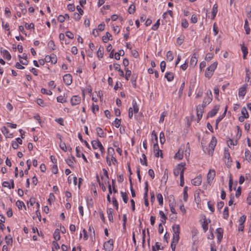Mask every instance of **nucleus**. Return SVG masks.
<instances>
[{
    "label": "nucleus",
    "mask_w": 251,
    "mask_h": 251,
    "mask_svg": "<svg viewBox=\"0 0 251 251\" xmlns=\"http://www.w3.org/2000/svg\"><path fill=\"white\" fill-rule=\"evenodd\" d=\"M173 231V243L177 244L179 239L180 226L179 225H174L172 226Z\"/></svg>",
    "instance_id": "f257e3e1"
},
{
    "label": "nucleus",
    "mask_w": 251,
    "mask_h": 251,
    "mask_svg": "<svg viewBox=\"0 0 251 251\" xmlns=\"http://www.w3.org/2000/svg\"><path fill=\"white\" fill-rule=\"evenodd\" d=\"M217 64H218L217 62H214L210 66H209L208 67H207L206 68L205 72V77H206L208 78H210L211 77L215 70L217 68Z\"/></svg>",
    "instance_id": "f03ea898"
},
{
    "label": "nucleus",
    "mask_w": 251,
    "mask_h": 251,
    "mask_svg": "<svg viewBox=\"0 0 251 251\" xmlns=\"http://www.w3.org/2000/svg\"><path fill=\"white\" fill-rule=\"evenodd\" d=\"M184 165L185 164L181 163L176 166V167L174 169V175L175 176H177L180 175V177H181V173L183 172L184 173V171L185 169L184 167Z\"/></svg>",
    "instance_id": "7ed1b4c3"
},
{
    "label": "nucleus",
    "mask_w": 251,
    "mask_h": 251,
    "mask_svg": "<svg viewBox=\"0 0 251 251\" xmlns=\"http://www.w3.org/2000/svg\"><path fill=\"white\" fill-rule=\"evenodd\" d=\"M103 247L105 251H112L113 249V240L110 239L107 242H104Z\"/></svg>",
    "instance_id": "20e7f679"
},
{
    "label": "nucleus",
    "mask_w": 251,
    "mask_h": 251,
    "mask_svg": "<svg viewBox=\"0 0 251 251\" xmlns=\"http://www.w3.org/2000/svg\"><path fill=\"white\" fill-rule=\"evenodd\" d=\"M216 173L214 169H210L207 175V182L209 184H211L215 176Z\"/></svg>",
    "instance_id": "39448f33"
},
{
    "label": "nucleus",
    "mask_w": 251,
    "mask_h": 251,
    "mask_svg": "<svg viewBox=\"0 0 251 251\" xmlns=\"http://www.w3.org/2000/svg\"><path fill=\"white\" fill-rule=\"evenodd\" d=\"M81 98L78 95H75L72 97L71 99V103L72 105L74 106L80 103Z\"/></svg>",
    "instance_id": "423d86ee"
},
{
    "label": "nucleus",
    "mask_w": 251,
    "mask_h": 251,
    "mask_svg": "<svg viewBox=\"0 0 251 251\" xmlns=\"http://www.w3.org/2000/svg\"><path fill=\"white\" fill-rule=\"evenodd\" d=\"M196 110H197V121H198V122H199L202 117V113L203 112L204 109L202 108V106H200V105H199L197 107Z\"/></svg>",
    "instance_id": "0eeeda50"
},
{
    "label": "nucleus",
    "mask_w": 251,
    "mask_h": 251,
    "mask_svg": "<svg viewBox=\"0 0 251 251\" xmlns=\"http://www.w3.org/2000/svg\"><path fill=\"white\" fill-rule=\"evenodd\" d=\"M63 81L67 85H70L72 83V76L69 74H67L63 76Z\"/></svg>",
    "instance_id": "6e6552de"
},
{
    "label": "nucleus",
    "mask_w": 251,
    "mask_h": 251,
    "mask_svg": "<svg viewBox=\"0 0 251 251\" xmlns=\"http://www.w3.org/2000/svg\"><path fill=\"white\" fill-rule=\"evenodd\" d=\"M220 105H216L214 106L213 108L208 113V116L213 117L216 115L219 110Z\"/></svg>",
    "instance_id": "1a4fd4ad"
},
{
    "label": "nucleus",
    "mask_w": 251,
    "mask_h": 251,
    "mask_svg": "<svg viewBox=\"0 0 251 251\" xmlns=\"http://www.w3.org/2000/svg\"><path fill=\"white\" fill-rule=\"evenodd\" d=\"M216 233L217 236L218 242H220L223 238V229L219 227L216 229Z\"/></svg>",
    "instance_id": "9d476101"
},
{
    "label": "nucleus",
    "mask_w": 251,
    "mask_h": 251,
    "mask_svg": "<svg viewBox=\"0 0 251 251\" xmlns=\"http://www.w3.org/2000/svg\"><path fill=\"white\" fill-rule=\"evenodd\" d=\"M197 56H198L197 52H196L194 53V54H193L191 58L190 63V65L193 67H195L197 63V62H198Z\"/></svg>",
    "instance_id": "9b49d317"
},
{
    "label": "nucleus",
    "mask_w": 251,
    "mask_h": 251,
    "mask_svg": "<svg viewBox=\"0 0 251 251\" xmlns=\"http://www.w3.org/2000/svg\"><path fill=\"white\" fill-rule=\"evenodd\" d=\"M217 144V139L215 136H213L211 138V140L209 144V148L210 150H211L212 151H214V148Z\"/></svg>",
    "instance_id": "f8f14e48"
},
{
    "label": "nucleus",
    "mask_w": 251,
    "mask_h": 251,
    "mask_svg": "<svg viewBox=\"0 0 251 251\" xmlns=\"http://www.w3.org/2000/svg\"><path fill=\"white\" fill-rule=\"evenodd\" d=\"M227 109V106L226 105L225 107V109L224 113L219 116L216 120V127L217 128L219 123L222 121V120L225 117Z\"/></svg>",
    "instance_id": "ddd939ff"
},
{
    "label": "nucleus",
    "mask_w": 251,
    "mask_h": 251,
    "mask_svg": "<svg viewBox=\"0 0 251 251\" xmlns=\"http://www.w3.org/2000/svg\"><path fill=\"white\" fill-rule=\"evenodd\" d=\"M191 183L195 186H199L201 183V176H198L192 179Z\"/></svg>",
    "instance_id": "4468645a"
},
{
    "label": "nucleus",
    "mask_w": 251,
    "mask_h": 251,
    "mask_svg": "<svg viewBox=\"0 0 251 251\" xmlns=\"http://www.w3.org/2000/svg\"><path fill=\"white\" fill-rule=\"evenodd\" d=\"M107 216H108V218L109 221L110 222L113 223L114 222L113 216V209L111 208H107Z\"/></svg>",
    "instance_id": "2eb2a0df"
},
{
    "label": "nucleus",
    "mask_w": 251,
    "mask_h": 251,
    "mask_svg": "<svg viewBox=\"0 0 251 251\" xmlns=\"http://www.w3.org/2000/svg\"><path fill=\"white\" fill-rule=\"evenodd\" d=\"M183 156V151L179 149L178 151L175 154L174 158L179 160H181Z\"/></svg>",
    "instance_id": "dca6fc26"
},
{
    "label": "nucleus",
    "mask_w": 251,
    "mask_h": 251,
    "mask_svg": "<svg viewBox=\"0 0 251 251\" xmlns=\"http://www.w3.org/2000/svg\"><path fill=\"white\" fill-rule=\"evenodd\" d=\"M1 52L2 53L3 57L6 60H9L11 58V56L9 51L6 50H1Z\"/></svg>",
    "instance_id": "f3484780"
},
{
    "label": "nucleus",
    "mask_w": 251,
    "mask_h": 251,
    "mask_svg": "<svg viewBox=\"0 0 251 251\" xmlns=\"http://www.w3.org/2000/svg\"><path fill=\"white\" fill-rule=\"evenodd\" d=\"M241 50L243 53V58L244 59L247 58V55L248 53V48L247 47L244 46V44L241 45Z\"/></svg>",
    "instance_id": "a211bd4d"
},
{
    "label": "nucleus",
    "mask_w": 251,
    "mask_h": 251,
    "mask_svg": "<svg viewBox=\"0 0 251 251\" xmlns=\"http://www.w3.org/2000/svg\"><path fill=\"white\" fill-rule=\"evenodd\" d=\"M165 77L168 81H172L174 78V74L172 72H167L165 74Z\"/></svg>",
    "instance_id": "6ab92c4d"
},
{
    "label": "nucleus",
    "mask_w": 251,
    "mask_h": 251,
    "mask_svg": "<svg viewBox=\"0 0 251 251\" xmlns=\"http://www.w3.org/2000/svg\"><path fill=\"white\" fill-rule=\"evenodd\" d=\"M246 93V87L245 85L239 89L238 95L239 97H244L245 96Z\"/></svg>",
    "instance_id": "aec40b11"
},
{
    "label": "nucleus",
    "mask_w": 251,
    "mask_h": 251,
    "mask_svg": "<svg viewBox=\"0 0 251 251\" xmlns=\"http://www.w3.org/2000/svg\"><path fill=\"white\" fill-rule=\"evenodd\" d=\"M137 78V75L136 74H134L132 75L130 81L132 84L133 87L134 88H136L137 87V85H136Z\"/></svg>",
    "instance_id": "412c9836"
},
{
    "label": "nucleus",
    "mask_w": 251,
    "mask_h": 251,
    "mask_svg": "<svg viewBox=\"0 0 251 251\" xmlns=\"http://www.w3.org/2000/svg\"><path fill=\"white\" fill-rule=\"evenodd\" d=\"M111 36H111V34L109 33L108 32H107L106 33V35L102 36V41L104 43H107L108 40H112V38H111Z\"/></svg>",
    "instance_id": "4be33fe9"
},
{
    "label": "nucleus",
    "mask_w": 251,
    "mask_h": 251,
    "mask_svg": "<svg viewBox=\"0 0 251 251\" xmlns=\"http://www.w3.org/2000/svg\"><path fill=\"white\" fill-rule=\"evenodd\" d=\"M218 11V5L216 4H215L212 8V19H214L216 17V14Z\"/></svg>",
    "instance_id": "5701e85b"
},
{
    "label": "nucleus",
    "mask_w": 251,
    "mask_h": 251,
    "mask_svg": "<svg viewBox=\"0 0 251 251\" xmlns=\"http://www.w3.org/2000/svg\"><path fill=\"white\" fill-rule=\"evenodd\" d=\"M53 236L55 240L59 241L60 239V231L58 229L55 230Z\"/></svg>",
    "instance_id": "b1692460"
},
{
    "label": "nucleus",
    "mask_w": 251,
    "mask_h": 251,
    "mask_svg": "<svg viewBox=\"0 0 251 251\" xmlns=\"http://www.w3.org/2000/svg\"><path fill=\"white\" fill-rule=\"evenodd\" d=\"M169 206H170L171 212L173 214H176V209L175 208L176 206V203L174 202V201H173L172 202H171V200H170Z\"/></svg>",
    "instance_id": "393cba45"
},
{
    "label": "nucleus",
    "mask_w": 251,
    "mask_h": 251,
    "mask_svg": "<svg viewBox=\"0 0 251 251\" xmlns=\"http://www.w3.org/2000/svg\"><path fill=\"white\" fill-rule=\"evenodd\" d=\"M159 215L161 218V221L162 223L165 224L166 222L167 217L165 216V214L162 211H160L159 212Z\"/></svg>",
    "instance_id": "a878e982"
},
{
    "label": "nucleus",
    "mask_w": 251,
    "mask_h": 251,
    "mask_svg": "<svg viewBox=\"0 0 251 251\" xmlns=\"http://www.w3.org/2000/svg\"><path fill=\"white\" fill-rule=\"evenodd\" d=\"M5 241L7 245H12L13 240L11 235L9 234L5 237Z\"/></svg>",
    "instance_id": "bb28decb"
},
{
    "label": "nucleus",
    "mask_w": 251,
    "mask_h": 251,
    "mask_svg": "<svg viewBox=\"0 0 251 251\" xmlns=\"http://www.w3.org/2000/svg\"><path fill=\"white\" fill-rule=\"evenodd\" d=\"M124 55V51L123 50H120L118 52L115 53V58L118 60L120 59V56Z\"/></svg>",
    "instance_id": "cd10ccee"
},
{
    "label": "nucleus",
    "mask_w": 251,
    "mask_h": 251,
    "mask_svg": "<svg viewBox=\"0 0 251 251\" xmlns=\"http://www.w3.org/2000/svg\"><path fill=\"white\" fill-rule=\"evenodd\" d=\"M2 132L3 134L5 136L6 138L11 137V136L12 135V134H10L9 135H8V134L9 133V130L5 126L2 127Z\"/></svg>",
    "instance_id": "c85d7f7f"
},
{
    "label": "nucleus",
    "mask_w": 251,
    "mask_h": 251,
    "mask_svg": "<svg viewBox=\"0 0 251 251\" xmlns=\"http://www.w3.org/2000/svg\"><path fill=\"white\" fill-rule=\"evenodd\" d=\"M246 159L248 161H251V153L248 149H246L245 151Z\"/></svg>",
    "instance_id": "c756f323"
},
{
    "label": "nucleus",
    "mask_w": 251,
    "mask_h": 251,
    "mask_svg": "<svg viewBox=\"0 0 251 251\" xmlns=\"http://www.w3.org/2000/svg\"><path fill=\"white\" fill-rule=\"evenodd\" d=\"M156 198L158 201L159 204L160 205H162L163 204V198L161 194L158 193L156 195Z\"/></svg>",
    "instance_id": "7c9ffc66"
},
{
    "label": "nucleus",
    "mask_w": 251,
    "mask_h": 251,
    "mask_svg": "<svg viewBox=\"0 0 251 251\" xmlns=\"http://www.w3.org/2000/svg\"><path fill=\"white\" fill-rule=\"evenodd\" d=\"M244 28L246 31V33L247 34H249L250 33V28L249 26V23L247 20H245V25H244Z\"/></svg>",
    "instance_id": "2f4dec72"
},
{
    "label": "nucleus",
    "mask_w": 251,
    "mask_h": 251,
    "mask_svg": "<svg viewBox=\"0 0 251 251\" xmlns=\"http://www.w3.org/2000/svg\"><path fill=\"white\" fill-rule=\"evenodd\" d=\"M78 137L79 139L80 140V141L81 142H83L85 144V145L86 147H87L89 149H90V146H89V144L88 143V142L86 140H84L83 139L82 136V135H81L80 133H79L78 134Z\"/></svg>",
    "instance_id": "473e14b6"
},
{
    "label": "nucleus",
    "mask_w": 251,
    "mask_h": 251,
    "mask_svg": "<svg viewBox=\"0 0 251 251\" xmlns=\"http://www.w3.org/2000/svg\"><path fill=\"white\" fill-rule=\"evenodd\" d=\"M96 130L97 131V135L99 136H100V137H104V135H103L104 133H103V131L101 128H100V127H98L96 128Z\"/></svg>",
    "instance_id": "72a5a7b5"
},
{
    "label": "nucleus",
    "mask_w": 251,
    "mask_h": 251,
    "mask_svg": "<svg viewBox=\"0 0 251 251\" xmlns=\"http://www.w3.org/2000/svg\"><path fill=\"white\" fill-rule=\"evenodd\" d=\"M167 60L169 61H172L174 59L173 53L171 51H168L166 54Z\"/></svg>",
    "instance_id": "f704fd0d"
},
{
    "label": "nucleus",
    "mask_w": 251,
    "mask_h": 251,
    "mask_svg": "<svg viewBox=\"0 0 251 251\" xmlns=\"http://www.w3.org/2000/svg\"><path fill=\"white\" fill-rule=\"evenodd\" d=\"M121 196L122 197L123 200L125 203H126L128 201V198L127 197V194L126 192H124L123 191L121 192Z\"/></svg>",
    "instance_id": "c9c22d12"
},
{
    "label": "nucleus",
    "mask_w": 251,
    "mask_h": 251,
    "mask_svg": "<svg viewBox=\"0 0 251 251\" xmlns=\"http://www.w3.org/2000/svg\"><path fill=\"white\" fill-rule=\"evenodd\" d=\"M223 218L225 219H227L229 216L228 214V208L227 207H226L224 210L223 213Z\"/></svg>",
    "instance_id": "e433bc0d"
},
{
    "label": "nucleus",
    "mask_w": 251,
    "mask_h": 251,
    "mask_svg": "<svg viewBox=\"0 0 251 251\" xmlns=\"http://www.w3.org/2000/svg\"><path fill=\"white\" fill-rule=\"evenodd\" d=\"M203 100L209 104L212 100V94H209V96H206Z\"/></svg>",
    "instance_id": "4c0bfd02"
},
{
    "label": "nucleus",
    "mask_w": 251,
    "mask_h": 251,
    "mask_svg": "<svg viewBox=\"0 0 251 251\" xmlns=\"http://www.w3.org/2000/svg\"><path fill=\"white\" fill-rule=\"evenodd\" d=\"M132 106H133V111H134V112L135 113H137L138 112V111H139V108L137 105V103H136V101L135 100H133L132 101Z\"/></svg>",
    "instance_id": "58836bf2"
},
{
    "label": "nucleus",
    "mask_w": 251,
    "mask_h": 251,
    "mask_svg": "<svg viewBox=\"0 0 251 251\" xmlns=\"http://www.w3.org/2000/svg\"><path fill=\"white\" fill-rule=\"evenodd\" d=\"M187 190H188V187L185 186L184 188V190H183V200L185 201H187L188 197V194H187Z\"/></svg>",
    "instance_id": "ea45409f"
},
{
    "label": "nucleus",
    "mask_w": 251,
    "mask_h": 251,
    "mask_svg": "<svg viewBox=\"0 0 251 251\" xmlns=\"http://www.w3.org/2000/svg\"><path fill=\"white\" fill-rule=\"evenodd\" d=\"M48 45L49 48L51 50H55V45L53 40H50L49 42Z\"/></svg>",
    "instance_id": "a19ab883"
},
{
    "label": "nucleus",
    "mask_w": 251,
    "mask_h": 251,
    "mask_svg": "<svg viewBox=\"0 0 251 251\" xmlns=\"http://www.w3.org/2000/svg\"><path fill=\"white\" fill-rule=\"evenodd\" d=\"M251 73L250 72V70L246 68V77L245 80L246 81H249L251 78Z\"/></svg>",
    "instance_id": "79ce46f5"
},
{
    "label": "nucleus",
    "mask_w": 251,
    "mask_h": 251,
    "mask_svg": "<svg viewBox=\"0 0 251 251\" xmlns=\"http://www.w3.org/2000/svg\"><path fill=\"white\" fill-rule=\"evenodd\" d=\"M99 139H97V140H93L91 142V144L93 147V148L94 150L97 149L98 148V143H99Z\"/></svg>",
    "instance_id": "37998d69"
},
{
    "label": "nucleus",
    "mask_w": 251,
    "mask_h": 251,
    "mask_svg": "<svg viewBox=\"0 0 251 251\" xmlns=\"http://www.w3.org/2000/svg\"><path fill=\"white\" fill-rule=\"evenodd\" d=\"M50 56L51 58V63L54 64H55L57 61V58L56 55H55L53 53H52L50 55Z\"/></svg>",
    "instance_id": "c03bdc74"
},
{
    "label": "nucleus",
    "mask_w": 251,
    "mask_h": 251,
    "mask_svg": "<svg viewBox=\"0 0 251 251\" xmlns=\"http://www.w3.org/2000/svg\"><path fill=\"white\" fill-rule=\"evenodd\" d=\"M103 48L102 49V50H101V47H100L97 51V56H98V58H101L103 57Z\"/></svg>",
    "instance_id": "a18cd8bd"
},
{
    "label": "nucleus",
    "mask_w": 251,
    "mask_h": 251,
    "mask_svg": "<svg viewBox=\"0 0 251 251\" xmlns=\"http://www.w3.org/2000/svg\"><path fill=\"white\" fill-rule=\"evenodd\" d=\"M159 136H160V142L161 144H163L165 143V135H164V133L163 132H161L160 133V134H159Z\"/></svg>",
    "instance_id": "49530a36"
},
{
    "label": "nucleus",
    "mask_w": 251,
    "mask_h": 251,
    "mask_svg": "<svg viewBox=\"0 0 251 251\" xmlns=\"http://www.w3.org/2000/svg\"><path fill=\"white\" fill-rule=\"evenodd\" d=\"M135 10V6L132 4L130 5V6L128 8V12L130 14H133Z\"/></svg>",
    "instance_id": "de8ad7c7"
},
{
    "label": "nucleus",
    "mask_w": 251,
    "mask_h": 251,
    "mask_svg": "<svg viewBox=\"0 0 251 251\" xmlns=\"http://www.w3.org/2000/svg\"><path fill=\"white\" fill-rule=\"evenodd\" d=\"M16 204L17 206L18 207V208L19 209H21L22 208L23 206H24L25 207V203L23 201H20L19 200L17 201Z\"/></svg>",
    "instance_id": "09e8293b"
},
{
    "label": "nucleus",
    "mask_w": 251,
    "mask_h": 251,
    "mask_svg": "<svg viewBox=\"0 0 251 251\" xmlns=\"http://www.w3.org/2000/svg\"><path fill=\"white\" fill-rule=\"evenodd\" d=\"M159 25H160V20L158 19L156 22L155 23V24H154L152 26V27H151V29L153 30H156L159 26Z\"/></svg>",
    "instance_id": "8fccbe9b"
},
{
    "label": "nucleus",
    "mask_w": 251,
    "mask_h": 251,
    "mask_svg": "<svg viewBox=\"0 0 251 251\" xmlns=\"http://www.w3.org/2000/svg\"><path fill=\"white\" fill-rule=\"evenodd\" d=\"M57 102H60V103H64V102H66L67 101V100H66V99L64 98V96H59L57 97Z\"/></svg>",
    "instance_id": "3c124183"
},
{
    "label": "nucleus",
    "mask_w": 251,
    "mask_h": 251,
    "mask_svg": "<svg viewBox=\"0 0 251 251\" xmlns=\"http://www.w3.org/2000/svg\"><path fill=\"white\" fill-rule=\"evenodd\" d=\"M227 144L229 145H231L232 146H235L237 144V139H236L235 141H233L232 139L229 138V139L227 141Z\"/></svg>",
    "instance_id": "603ef678"
},
{
    "label": "nucleus",
    "mask_w": 251,
    "mask_h": 251,
    "mask_svg": "<svg viewBox=\"0 0 251 251\" xmlns=\"http://www.w3.org/2000/svg\"><path fill=\"white\" fill-rule=\"evenodd\" d=\"M41 92L42 94H47L48 95H52V92L50 90H47L45 88H42L41 90Z\"/></svg>",
    "instance_id": "864d4df0"
},
{
    "label": "nucleus",
    "mask_w": 251,
    "mask_h": 251,
    "mask_svg": "<svg viewBox=\"0 0 251 251\" xmlns=\"http://www.w3.org/2000/svg\"><path fill=\"white\" fill-rule=\"evenodd\" d=\"M207 206L209 209L211 211V212H213L214 211L215 208L214 206V204L211 203V201H209L207 202Z\"/></svg>",
    "instance_id": "5fc2aeb1"
},
{
    "label": "nucleus",
    "mask_w": 251,
    "mask_h": 251,
    "mask_svg": "<svg viewBox=\"0 0 251 251\" xmlns=\"http://www.w3.org/2000/svg\"><path fill=\"white\" fill-rule=\"evenodd\" d=\"M107 153L109 156H113L114 154V149L112 147H109L107 149Z\"/></svg>",
    "instance_id": "6e6d98bb"
},
{
    "label": "nucleus",
    "mask_w": 251,
    "mask_h": 251,
    "mask_svg": "<svg viewBox=\"0 0 251 251\" xmlns=\"http://www.w3.org/2000/svg\"><path fill=\"white\" fill-rule=\"evenodd\" d=\"M237 129V133L236 135L237 139V140L240 138V137L242 135V131L240 128V127L238 126H236Z\"/></svg>",
    "instance_id": "4d7b16f0"
},
{
    "label": "nucleus",
    "mask_w": 251,
    "mask_h": 251,
    "mask_svg": "<svg viewBox=\"0 0 251 251\" xmlns=\"http://www.w3.org/2000/svg\"><path fill=\"white\" fill-rule=\"evenodd\" d=\"M25 25L27 29H34V25L32 23H31L30 24L25 23Z\"/></svg>",
    "instance_id": "13d9d810"
},
{
    "label": "nucleus",
    "mask_w": 251,
    "mask_h": 251,
    "mask_svg": "<svg viewBox=\"0 0 251 251\" xmlns=\"http://www.w3.org/2000/svg\"><path fill=\"white\" fill-rule=\"evenodd\" d=\"M202 227L204 232H206L208 229V223L206 220H204L202 224Z\"/></svg>",
    "instance_id": "bf43d9fd"
},
{
    "label": "nucleus",
    "mask_w": 251,
    "mask_h": 251,
    "mask_svg": "<svg viewBox=\"0 0 251 251\" xmlns=\"http://www.w3.org/2000/svg\"><path fill=\"white\" fill-rule=\"evenodd\" d=\"M114 124L116 127L118 128L121 125V119L116 118Z\"/></svg>",
    "instance_id": "052dcab7"
},
{
    "label": "nucleus",
    "mask_w": 251,
    "mask_h": 251,
    "mask_svg": "<svg viewBox=\"0 0 251 251\" xmlns=\"http://www.w3.org/2000/svg\"><path fill=\"white\" fill-rule=\"evenodd\" d=\"M112 203L114 206L117 210L118 209V203L115 197L112 198Z\"/></svg>",
    "instance_id": "680f3d73"
},
{
    "label": "nucleus",
    "mask_w": 251,
    "mask_h": 251,
    "mask_svg": "<svg viewBox=\"0 0 251 251\" xmlns=\"http://www.w3.org/2000/svg\"><path fill=\"white\" fill-rule=\"evenodd\" d=\"M165 68H166V63L164 61H162L160 63V69L162 73L164 72Z\"/></svg>",
    "instance_id": "e2e57ef3"
},
{
    "label": "nucleus",
    "mask_w": 251,
    "mask_h": 251,
    "mask_svg": "<svg viewBox=\"0 0 251 251\" xmlns=\"http://www.w3.org/2000/svg\"><path fill=\"white\" fill-rule=\"evenodd\" d=\"M197 21H198V18H197V15L195 14L192 15L191 16V23H192L193 24H195L197 22Z\"/></svg>",
    "instance_id": "0e129e2a"
},
{
    "label": "nucleus",
    "mask_w": 251,
    "mask_h": 251,
    "mask_svg": "<svg viewBox=\"0 0 251 251\" xmlns=\"http://www.w3.org/2000/svg\"><path fill=\"white\" fill-rule=\"evenodd\" d=\"M202 95H203V90L201 88H200L198 91L196 98H201L202 96Z\"/></svg>",
    "instance_id": "69168bd1"
},
{
    "label": "nucleus",
    "mask_w": 251,
    "mask_h": 251,
    "mask_svg": "<svg viewBox=\"0 0 251 251\" xmlns=\"http://www.w3.org/2000/svg\"><path fill=\"white\" fill-rule=\"evenodd\" d=\"M66 36L69 39H73L74 38V34L69 31H67L65 33Z\"/></svg>",
    "instance_id": "338daca9"
},
{
    "label": "nucleus",
    "mask_w": 251,
    "mask_h": 251,
    "mask_svg": "<svg viewBox=\"0 0 251 251\" xmlns=\"http://www.w3.org/2000/svg\"><path fill=\"white\" fill-rule=\"evenodd\" d=\"M184 41L183 37H179L176 39V43L178 45H181Z\"/></svg>",
    "instance_id": "774afa93"
}]
</instances>
